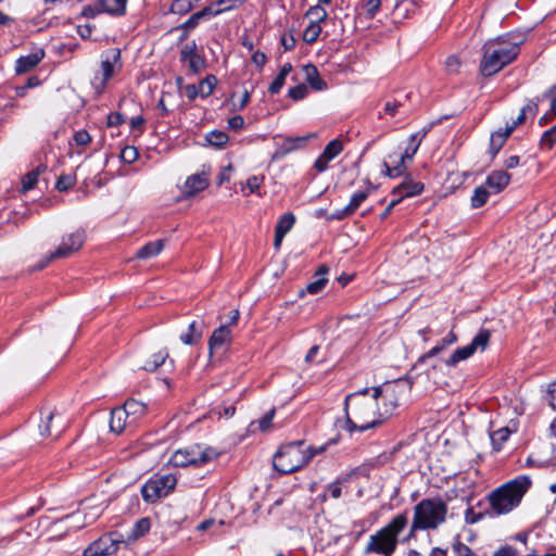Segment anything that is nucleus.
<instances>
[{"label": "nucleus", "instance_id": "2eb2a0df", "mask_svg": "<svg viewBox=\"0 0 556 556\" xmlns=\"http://www.w3.org/2000/svg\"><path fill=\"white\" fill-rule=\"evenodd\" d=\"M368 198L366 190L355 192L346 206L336 210L329 216L330 219L341 220L353 215L361 204Z\"/></svg>", "mask_w": 556, "mask_h": 556}, {"label": "nucleus", "instance_id": "cd10ccee", "mask_svg": "<svg viewBox=\"0 0 556 556\" xmlns=\"http://www.w3.org/2000/svg\"><path fill=\"white\" fill-rule=\"evenodd\" d=\"M327 273H328V267H326V266L319 267V269L317 271V276H319V278H317L313 282H309L306 286L305 290L300 291V293H299L300 296H302L305 292L311 293V294H316V293L320 292L325 288V286L328 281L327 278L325 277V275Z\"/></svg>", "mask_w": 556, "mask_h": 556}, {"label": "nucleus", "instance_id": "f3484780", "mask_svg": "<svg viewBox=\"0 0 556 556\" xmlns=\"http://www.w3.org/2000/svg\"><path fill=\"white\" fill-rule=\"evenodd\" d=\"M208 186V175L203 170L200 174H193L189 176L184 186L182 193L186 197H192L200 191H203Z\"/></svg>", "mask_w": 556, "mask_h": 556}, {"label": "nucleus", "instance_id": "f257e3e1", "mask_svg": "<svg viewBox=\"0 0 556 556\" xmlns=\"http://www.w3.org/2000/svg\"><path fill=\"white\" fill-rule=\"evenodd\" d=\"M394 386L364 389L345 397L344 410L349 431H365L382 424L397 407Z\"/></svg>", "mask_w": 556, "mask_h": 556}, {"label": "nucleus", "instance_id": "7c9ffc66", "mask_svg": "<svg viewBox=\"0 0 556 556\" xmlns=\"http://www.w3.org/2000/svg\"><path fill=\"white\" fill-rule=\"evenodd\" d=\"M291 71H292V65L290 63H286V64L282 65V67L280 68L279 74L273 80V83L270 84V86L268 88L270 93L275 94V93H278L280 91V89L282 88V86L286 83L287 76L291 73Z\"/></svg>", "mask_w": 556, "mask_h": 556}, {"label": "nucleus", "instance_id": "3c124183", "mask_svg": "<svg viewBox=\"0 0 556 556\" xmlns=\"http://www.w3.org/2000/svg\"><path fill=\"white\" fill-rule=\"evenodd\" d=\"M444 64L447 73L455 74L459 71L462 63L458 56L453 54L446 58Z\"/></svg>", "mask_w": 556, "mask_h": 556}, {"label": "nucleus", "instance_id": "58836bf2", "mask_svg": "<svg viewBox=\"0 0 556 556\" xmlns=\"http://www.w3.org/2000/svg\"><path fill=\"white\" fill-rule=\"evenodd\" d=\"M489 195H490V191L485 187H483V186L477 187L471 197L472 207L477 208V207H481L482 205H484L489 199Z\"/></svg>", "mask_w": 556, "mask_h": 556}, {"label": "nucleus", "instance_id": "0eeeda50", "mask_svg": "<svg viewBox=\"0 0 556 556\" xmlns=\"http://www.w3.org/2000/svg\"><path fill=\"white\" fill-rule=\"evenodd\" d=\"M123 66L121 50L111 48L101 54L100 67L94 73L91 85L97 93H102L108 81L121 71Z\"/></svg>", "mask_w": 556, "mask_h": 556}, {"label": "nucleus", "instance_id": "39448f33", "mask_svg": "<svg viewBox=\"0 0 556 556\" xmlns=\"http://www.w3.org/2000/svg\"><path fill=\"white\" fill-rule=\"evenodd\" d=\"M530 485V478L521 476L497 488L489 496L492 510L497 515L509 513L519 505Z\"/></svg>", "mask_w": 556, "mask_h": 556}, {"label": "nucleus", "instance_id": "dca6fc26", "mask_svg": "<svg viewBox=\"0 0 556 556\" xmlns=\"http://www.w3.org/2000/svg\"><path fill=\"white\" fill-rule=\"evenodd\" d=\"M216 85V78L214 76H207L199 85H187L184 87V92L190 100H194L198 96L203 98L208 97Z\"/></svg>", "mask_w": 556, "mask_h": 556}, {"label": "nucleus", "instance_id": "f8f14e48", "mask_svg": "<svg viewBox=\"0 0 556 556\" xmlns=\"http://www.w3.org/2000/svg\"><path fill=\"white\" fill-rule=\"evenodd\" d=\"M85 232L83 230H76L65 237H63L61 244L58 249L46 256L45 263L40 265V268L45 267L49 262L55 258H66L73 253L77 252L84 244Z\"/></svg>", "mask_w": 556, "mask_h": 556}, {"label": "nucleus", "instance_id": "ddd939ff", "mask_svg": "<svg viewBox=\"0 0 556 556\" xmlns=\"http://www.w3.org/2000/svg\"><path fill=\"white\" fill-rule=\"evenodd\" d=\"M121 543L123 540L114 538V534L103 535L84 551V556L112 555L117 552Z\"/></svg>", "mask_w": 556, "mask_h": 556}, {"label": "nucleus", "instance_id": "6e6d98bb", "mask_svg": "<svg viewBox=\"0 0 556 556\" xmlns=\"http://www.w3.org/2000/svg\"><path fill=\"white\" fill-rule=\"evenodd\" d=\"M37 181H38V173H35V172L28 173L23 178V181H22L23 190L27 191V190L33 189L36 186Z\"/></svg>", "mask_w": 556, "mask_h": 556}, {"label": "nucleus", "instance_id": "bf43d9fd", "mask_svg": "<svg viewBox=\"0 0 556 556\" xmlns=\"http://www.w3.org/2000/svg\"><path fill=\"white\" fill-rule=\"evenodd\" d=\"M454 553L455 556H477L470 547H468L466 544L462 542H457L454 545Z\"/></svg>", "mask_w": 556, "mask_h": 556}, {"label": "nucleus", "instance_id": "37998d69", "mask_svg": "<svg viewBox=\"0 0 556 556\" xmlns=\"http://www.w3.org/2000/svg\"><path fill=\"white\" fill-rule=\"evenodd\" d=\"M509 435H510V430L506 427L494 431L491 434V441H492L494 448L496 451H500L503 443L506 442V440L509 438Z\"/></svg>", "mask_w": 556, "mask_h": 556}, {"label": "nucleus", "instance_id": "e433bc0d", "mask_svg": "<svg viewBox=\"0 0 556 556\" xmlns=\"http://www.w3.org/2000/svg\"><path fill=\"white\" fill-rule=\"evenodd\" d=\"M151 527V521L149 518H141L139 519L132 527L130 534L128 535V539L130 540H137L140 536L144 535Z\"/></svg>", "mask_w": 556, "mask_h": 556}, {"label": "nucleus", "instance_id": "09e8293b", "mask_svg": "<svg viewBox=\"0 0 556 556\" xmlns=\"http://www.w3.org/2000/svg\"><path fill=\"white\" fill-rule=\"evenodd\" d=\"M81 513H84V517L87 522L92 523L101 515L102 509L99 506L84 505Z\"/></svg>", "mask_w": 556, "mask_h": 556}, {"label": "nucleus", "instance_id": "a19ab883", "mask_svg": "<svg viewBox=\"0 0 556 556\" xmlns=\"http://www.w3.org/2000/svg\"><path fill=\"white\" fill-rule=\"evenodd\" d=\"M321 29V25L309 23L303 31V40L306 43L315 42L319 37Z\"/></svg>", "mask_w": 556, "mask_h": 556}, {"label": "nucleus", "instance_id": "338daca9", "mask_svg": "<svg viewBox=\"0 0 556 556\" xmlns=\"http://www.w3.org/2000/svg\"><path fill=\"white\" fill-rule=\"evenodd\" d=\"M228 125L230 128L235 129V130H239L243 127L244 125V119L242 116L240 115H236L231 118L228 119Z\"/></svg>", "mask_w": 556, "mask_h": 556}, {"label": "nucleus", "instance_id": "f03ea898", "mask_svg": "<svg viewBox=\"0 0 556 556\" xmlns=\"http://www.w3.org/2000/svg\"><path fill=\"white\" fill-rule=\"evenodd\" d=\"M326 445L305 447L303 441L282 445L274 456V468L282 475L292 473L304 466L317 454L323 453Z\"/></svg>", "mask_w": 556, "mask_h": 556}, {"label": "nucleus", "instance_id": "49530a36", "mask_svg": "<svg viewBox=\"0 0 556 556\" xmlns=\"http://www.w3.org/2000/svg\"><path fill=\"white\" fill-rule=\"evenodd\" d=\"M76 184V175L75 174H65L61 175L56 181V189L59 191H66L72 188Z\"/></svg>", "mask_w": 556, "mask_h": 556}, {"label": "nucleus", "instance_id": "c03bdc74", "mask_svg": "<svg viewBox=\"0 0 556 556\" xmlns=\"http://www.w3.org/2000/svg\"><path fill=\"white\" fill-rule=\"evenodd\" d=\"M228 135L220 130H213L206 135V140L211 146L223 147L228 142Z\"/></svg>", "mask_w": 556, "mask_h": 556}, {"label": "nucleus", "instance_id": "a878e982", "mask_svg": "<svg viewBox=\"0 0 556 556\" xmlns=\"http://www.w3.org/2000/svg\"><path fill=\"white\" fill-rule=\"evenodd\" d=\"M126 4L127 0H100L98 11L121 15L125 13Z\"/></svg>", "mask_w": 556, "mask_h": 556}, {"label": "nucleus", "instance_id": "4c0bfd02", "mask_svg": "<svg viewBox=\"0 0 556 556\" xmlns=\"http://www.w3.org/2000/svg\"><path fill=\"white\" fill-rule=\"evenodd\" d=\"M247 0H218L212 8V15H218L225 11L236 9L243 4Z\"/></svg>", "mask_w": 556, "mask_h": 556}, {"label": "nucleus", "instance_id": "393cba45", "mask_svg": "<svg viewBox=\"0 0 556 556\" xmlns=\"http://www.w3.org/2000/svg\"><path fill=\"white\" fill-rule=\"evenodd\" d=\"M511 134V128H505L504 130H497L492 132L490 138V153L492 157H494L502 147L504 146L505 141Z\"/></svg>", "mask_w": 556, "mask_h": 556}, {"label": "nucleus", "instance_id": "4be33fe9", "mask_svg": "<svg viewBox=\"0 0 556 556\" xmlns=\"http://www.w3.org/2000/svg\"><path fill=\"white\" fill-rule=\"evenodd\" d=\"M45 56V52L42 50H38L30 54L21 56L16 61L15 72L17 74H24L30 70H33Z\"/></svg>", "mask_w": 556, "mask_h": 556}, {"label": "nucleus", "instance_id": "473e14b6", "mask_svg": "<svg viewBox=\"0 0 556 556\" xmlns=\"http://www.w3.org/2000/svg\"><path fill=\"white\" fill-rule=\"evenodd\" d=\"M536 112H538V101L529 102L527 105H525L521 109L518 117L513 122L511 125L507 126V128H511V132H513L516 127H518L519 125L525 123L528 115L534 116L536 114Z\"/></svg>", "mask_w": 556, "mask_h": 556}, {"label": "nucleus", "instance_id": "b1692460", "mask_svg": "<svg viewBox=\"0 0 556 556\" xmlns=\"http://www.w3.org/2000/svg\"><path fill=\"white\" fill-rule=\"evenodd\" d=\"M165 245V241L160 239L155 241L148 242L141 249H139L136 253V258L139 260H149L156 255H159Z\"/></svg>", "mask_w": 556, "mask_h": 556}, {"label": "nucleus", "instance_id": "e2e57ef3", "mask_svg": "<svg viewBox=\"0 0 556 556\" xmlns=\"http://www.w3.org/2000/svg\"><path fill=\"white\" fill-rule=\"evenodd\" d=\"M401 106V103L400 102H396V101H388L386 104H384V113L390 115V116H394L399 113V109Z\"/></svg>", "mask_w": 556, "mask_h": 556}, {"label": "nucleus", "instance_id": "79ce46f5", "mask_svg": "<svg viewBox=\"0 0 556 556\" xmlns=\"http://www.w3.org/2000/svg\"><path fill=\"white\" fill-rule=\"evenodd\" d=\"M295 217L292 213L285 214L276 226V232H280L286 236L293 227Z\"/></svg>", "mask_w": 556, "mask_h": 556}, {"label": "nucleus", "instance_id": "c756f323", "mask_svg": "<svg viewBox=\"0 0 556 556\" xmlns=\"http://www.w3.org/2000/svg\"><path fill=\"white\" fill-rule=\"evenodd\" d=\"M202 338V330L197 321H192L187 332L180 334V340L184 344L193 345L197 344Z\"/></svg>", "mask_w": 556, "mask_h": 556}, {"label": "nucleus", "instance_id": "9d476101", "mask_svg": "<svg viewBox=\"0 0 556 556\" xmlns=\"http://www.w3.org/2000/svg\"><path fill=\"white\" fill-rule=\"evenodd\" d=\"M177 479L174 475H164L150 479L141 489L144 501L154 503L167 496L176 486Z\"/></svg>", "mask_w": 556, "mask_h": 556}, {"label": "nucleus", "instance_id": "13d9d810", "mask_svg": "<svg viewBox=\"0 0 556 556\" xmlns=\"http://www.w3.org/2000/svg\"><path fill=\"white\" fill-rule=\"evenodd\" d=\"M263 181H264L263 176L254 175V176H251L248 178L245 186L250 190V192H255L261 187Z\"/></svg>", "mask_w": 556, "mask_h": 556}, {"label": "nucleus", "instance_id": "423d86ee", "mask_svg": "<svg viewBox=\"0 0 556 556\" xmlns=\"http://www.w3.org/2000/svg\"><path fill=\"white\" fill-rule=\"evenodd\" d=\"M446 513V505L441 500H422L414 508L410 532L437 529L445 521Z\"/></svg>", "mask_w": 556, "mask_h": 556}, {"label": "nucleus", "instance_id": "412c9836", "mask_svg": "<svg viewBox=\"0 0 556 556\" xmlns=\"http://www.w3.org/2000/svg\"><path fill=\"white\" fill-rule=\"evenodd\" d=\"M510 182V175L505 170L492 172L485 180V185L491 189L492 193H500Z\"/></svg>", "mask_w": 556, "mask_h": 556}, {"label": "nucleus", "instance_id": "864d4df0", "mask_svg": "<svg viewBox=\"0 0 556 556\" xmlns=\"http://www.w3.org/2000/svg\"><path fill=\"white\" fill-rule=\"evenodd\" d=\"M121 157L123 159L124 162L126 163H132L137 160L138 157V151L136 148L134 147H125L123 150H122V153H121Z\"/></svg>", "mask_w": 556, "mask_h": 556}, {"label": "nucleus", "instance_id": "7ed1b4c3", "mask_svg": "<svg viewBox=\"0 0 556 556\" xmlns=\"http://www.w3.org/2000/svg\"><path fill=\"white\" fill-rule=\"evenodd\" d=\"M518 53V45L507 38L498 37L485 42L480 63V73L485 77L496 74L504 66L511 63Z\"/></svg>", "mask_w": 556, "mask_h": 556}, {"label": "nucleus", "instance_id": "f704fd0d", "mask_svg": "<svg viewBox=\"0 0 556 556\" xmlns=\"http://www.w3.org/2000/svg\"><path fill=\"white\" fill-rule=\"evenodd\" d=\"M457 341V336L450 331L435 346H433L424 357H432L445 350Z\"/></svg>", "mask_w": 556, "mask_h": 556}, {"label": "nucleus", "instance_id": "aec40b11", "mask_svg": "<svg viewBox=\"0 0 556 556\" xmlns=\"http://www.w3.org/2000/svg\"><path fill=\"white\" fill-rule=\"evenodd\" d=\"M136 425L129 420L123 407L114 408L111 413L110 428L115 433H122L126 429L135 428Z\"/></svg>", "mask_w": 556, "mask_h": 556}, {"label": "nucleus", "instance_id": "ea45409f", "mask_svg": "<svg viewBox=\"0 0 556 556\" xmlns=\"http://www.w3.org/2000/svg\"><path fill=\"white\" fill-rule=\"evenodd\" d=\"M167 357H168V353L165 350L164 351H159L157 353H154L151 356V359L146 362V364L143 366V369L153 371L159 366H161L165 362V359Z\"/></svg>", "mask_w": 556, "mask_h": 556}, {"label": "nucleus", "instance_id": "2f4dec72", "mask_svg": "<svg viewBox=\"0 0 556 556\" xmlns=\"http://www.w3.org/2000/svg\"><path fill=\"white\" fill-rule=\"evenodd\" d=\"M306 141L305 137L287 138L279 150L275 153V157L283 156L289 152L296 150L302 147Z\"/></svg>", "mask_w": 556, "mask_h": 556}, {"label": "nucleus", "instance_id": "5fc2aeb1", "mask_svg": "<svg viewBox=\"0 0 556 556\" xmlns=\"http://www.w3.org/2000/svg\"><path fill=\"white\" fill-rule=\"evenodd\" d=\"M206 14H211L212 15V8H205L204 10L193 14L187 22H186V27L188 28H193L198 23H199V20L201 17H203L204 15Z\"/></svg>", "mask_w": 556, "mask_h": 556}, {"label": "nucleus", "instance_id": "4d7b16f0", "mask_svg": "<svg viewBox=\"0 0 556 556\" xmlns=\"http://www.w3.org/2000/svg\"><path fill=\"white\" fill-rule=\"evenodd\" d=\"M546 400L553 410H556V380L548 384L546 391Z\"/></svg>", "mask_w": 556, "mask_h": 556}, {"label": "nucleus", "instance_id": "72a5a7b5", "mask_svg": "<svg viewBox=\"0 0 556 556\" xmlns=\"http://www.w3.org/2000/svg\"><path fill=\"white\" fill-rule=\"evenodd\" d=\"M181 59L188 62L189 68L193 73L200 72L204 66L203 59L199 54L193 53L192 51L184 50L181 52Z\"/></svg>", "mask_w": 556, "mask_h": 556}, {"label": "nucleus", "instance_id": "bb28decb", "mask_svg": "<svg viewBox=\"0 0 556 556\" xmlns=\"http://www.w3.org/2000/svg\"><path fill=\"white\" fill-rule=\"evenodd\" d=\"M231 339V331L228 328V325H223L217 328L210 339V349H218L224 344L228 343Z\"/></svg>", "mask_w": 556, "mask_h": 556}, {"label": "nucleus", "instance_id": "a18cd8bd", "mask_svg": "<svg viewBox=\"0 0 556 556\" xmlns=\"http://www.w3.org/2000/svg\"><path fill=\"white\" fill-rule=\"evenodd\" d=\"M62 521H68L71 523L70 527L73 529H80L86 525H89L85 519L84 513H81V510L66 516Z\"/></svg>", "mask_w": 556, "mask_h": 556}, {"label": "nucleus", "instance_id": "774afa93", "mask_svg": "<svg viewBox=\"0 0 556 556\" xmlns=\"http://www.w3.org/2000/svg\"><path fill=\"white\" fill-rule=\"evenodd\" d=\"M494 556H517V551L511 546H503L494 553Z\"/></svg>", "mask_w": 556, "mask_h": 556}, {"label": "nucleus", "instance_id": "4468645a", "mask_svg": "<svg viewBox=\"0 0 556 556\" xmlns=\"http://www.w3.org/2000/svg\"><path fill=\"white\" fill-rule=\"evenodd\" d=\"M342 150L343 146L339 139L331 140L315 161L314 167L320 173L325 172L328 168V163L337 157Z\"/></svg>", "mask_w": 556, "mask_h": 556}, {"label": "nucleus", "instance_id": "603ef678", "mask_svg": "<svg viewBox=\"0 0 556 556\" xmlns=\"http://www.w3.org/2000/svg\"><path fill=\"white\" fill-rule=\"evenodd\" d=\"M308 93V89L305 85H298L289 90V96L298 101L304 99Z\"/></svg>", "mask_w": 556, "mask_h": 556}, {"label": "nucleus", "instance_id": "0e129e2a", "mask_svg": "<svg viewBox=\"0 0 556 556\" xmlns=\"http://www.w3.org/2000/svg\"><path fill=\"white\" fill-rule=\"evenodd\" d=\"M556 92V84L554 86H552L545 93H544V97H549L552 98V101H551V113L553 114V116L556 117V97H554Z\"/></svg>", "mask_w": 556, "mask_h": 556}, {"label": "nucleus", "instance_id": "8fccbe9b", "mask_svg": "<svg viewBox=\"0 0 556 556\" xmlns=\"http://www.w3.org/2000/svg\"><path fill=\"white\" fill-rule=\"evenodd\" d=\"M191 9L189 0H175L170 7L172 12L176 14H186Z\"/></svg>", "mask_w": 556, "mask_h": 556}, {"label": "nucleus", "instance_id": "de8ad7c7", "mask_svg": "<svg viewBox=\"0 0 556 556\" xmlns=\"http://www.w3.org/2000/svg\"><path fill=\"white\" fill-rule=\"evenodd\" d=\"M556 143V125L546 130L540 140L542 148L551 149Z\"/></svg>", "mask_w": 556, "mask_h": 556}, {"label": "nucleus", "instance_id": "6e6552de", "mask_svg": "<svg viewBox=\"0 0 556 556\" xmlns=\"http://www.w3.org/2000/svg\"><path fill=\"white\" fill-rule=\"evenodd\" d=\"M218 455L214 447L197 444L176 451L169 458V463L175 467L201 466L216 459Z\"/></svg>", "mask_w": 556, "mask_h": 556}, {"label": "nucleus", "instance_id": "a211bd4d", "mask_svg": "<svg viewBox=\"0 0 556 556\" xmlns=\"http://www.w3.org/2000/svg\"><path fill=\"white\" fill-rule=\"evenodd\" d=\"M55 414L52 410H45L41 413L40 424L38 425L39 434L41 438H49L55 434L58 437L64 429V425L53 426Z\"/></svg>", "mask_w": 556, "mask_h": 556}, {"label": "nucleus", "instance_id": "c85d7f7f", "mask_svg": "<svg viewBox=\"0 0 556 556\" xmlns=\"http://www.w3.org/2000/svg\"><path fill=\"white\" fill-rule=\"evenodd\" d=\"M305 74V80L311 85L315 90H323L326 87L325 81L319 77L317 68L312 65H305L303 67Z\"/></svg>", "mask_w": 556, "mask_h": 556}, {"label": "nucleus", "instance_id": "20e7f679", "mask_svg": "<svg viewBox=\"0 0 556 556\" xmlns=\"http://www.w3.org/2000/svg\"><path fill=\"white\" fill-rule=\"evenodd\" d=\"M406 526V515H396L387 526L369 536L365 546V553L391 556L396 549L399 543L397 536Z\"/></svg>", "mask_w": 556, "mask_h": 556}, {"label": "nucleus", "instance_id": "9b49d317", "mask_svg": "<svg viewBox=\"0 0 556 556\" xmlns=\"http://www.w3.org/2000/svg\"><path fill=\"white\" fill-rule=\"evenodd\" d=\"M491 332L486 329H481L469 344L456 349L453 354L445 361V364L450 367H453L457 363L469 358L477 351H484L489 344Z\"/></svg>", "mask_w": 556, "mask_h": 556}, {"label": "nucleus", "instance_id": "c9c22d12", "mask_svg": "<svg viewBox=\"0 0 556 556\" xmlns=\"http://www.w3.org/2000/svg\"><path fill=\"white\" fill-rule=\"evenodd\" d=\"M328 13L327 11L320 7V5H313L311 7L306 13L305 17L309 20V23L319 24L325 22L327 20Z\"/></svg>", "mask_w": 556, "mask_h": 556}, {"label": "nucleus", "instance_id": "6ab92c4d", "mask_svg": "<svg viewBox=\"0 0 556 556\" xmlns=\"http://www.w3.org/2000/svg\"><path fill=\"white\" fill-rule=\"evenodd\" d=\"M424 189L422 182L415 181L412 177H405L399 186L393 188L391 195L403 194L404 198H410L420 194Z\"/></svg>", "mask_w": 556, "mask_h": 556}, {"label": "nucleus", "instance_id": "5701e85b", "mask_svg": "<svg viewBox=\"0 0 556 556\" xmlns=\"http://www.w3.org/2000/svg\"><path fill=\"white\" fill-rule=\"evenodd\" d=\"M122 407L128 415L129 420L134 422L136 426L146 416L147 413L146 405L136 400L126 401Z\"/></svg>", "mask_w": 556, "mask_h": 556}, {"label": "nucleus", "instance_id": "1a4fd4ad", "mask_svg": "<svg viewBox=\"0 0 556 556\" xmlns=\"http://www.w3.org/2000/svg\"><path fill=\"white\" fill-rule=\"evenodd\" d=\"M422 135L413 134L408 138L407 146L404 149V152L399 155V161H394L393 155H388V161L383 162L384 175L390 178H396L405 174L407 166L406 162L412 161L414 155L417 153L419 146L421 143Z\"/></svg>", "mask_w": 556, "mask_h": 556}, {"label": "nucleus", "instance_id": "69168bd1", "mask_svg": "<svg viewBox=\"0 0 556 556\" xmlns=\"http://www.w3.org/2000/svg\"><path fill=\"white\" fill-rule=\"evenodd\" d=\"M125 122V118L124 116L121 114V113H111L109 116H108V125L109 126H117V125H121Z\"/></svg>", "mask_w": 556, "mask_h": 556}, {"label": "nucleus", "instance_id": "680f3d73", "mask_svg": "<svg viewBox=\"0 0 556 556\" xmlns=\"http://www.w3.org/2000/svg\"><path fill=\"white\" fill-rule=\"evenodd\" d=\"M381 5V0H368L366 3V12L369 17H374Z\"/></svg>", "mask_w": 556, "mask_h": 556}, {"label": "nucleus", "instance_id": "052dcab7", "mask_svg": "<svg viewBox=\"0 0 556 556\" xmlns=\"http://www.w3.org/2000/svg\"><path fill=\"white\" fill-rule=\"evenodd\" d=\"M74 141L77 146H87L91 141V137L86 130H79L75 132Z\"/></svg>", "mask_w": 556, "mask_h": 556}]
</instances>
